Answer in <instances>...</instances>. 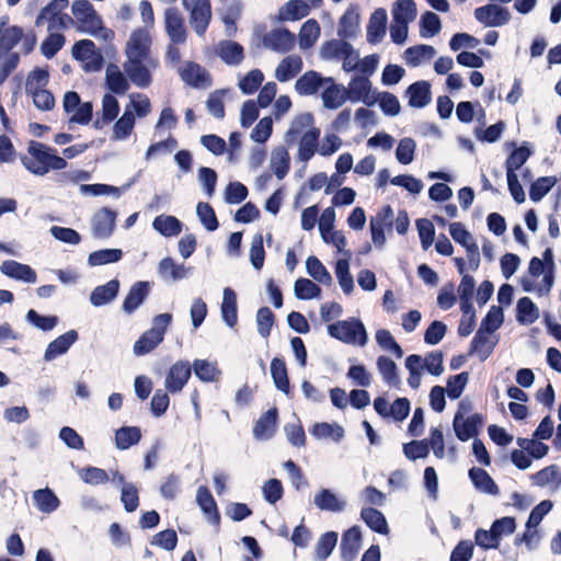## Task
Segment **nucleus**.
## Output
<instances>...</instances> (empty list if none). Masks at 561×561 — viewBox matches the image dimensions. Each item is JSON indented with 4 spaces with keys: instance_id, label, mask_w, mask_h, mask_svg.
<instances>
[{
    "instance_id": "58836bf2",
    "label": "nucleus",
    "mask_w": 561,
    "mask_h": 561,
    "mask_svg": "<svg viewBox=\"0 0 561 561\" xmlns=\"http://www.w3.org/2000/svg\"><path fill=\"white\" fill-rule=\"evenodd\" d=\"M405 94L410 106L424 107L431 102V85L426 81L415 82L407 89Z\"/></svg>"
},
{
    "instance_id": "bf43d9fd",
    "label": "nucleus",
    "mask_w": 561,
    "mask_h": 561,
    "mask_svg": "<svg viewBox=\"0 0 561 561\" xmlns=\"http://www.w3.org/2000/svg\"><path fill=\"white\" fill-rule=\"evenodd\" d=\"M517 321L522 324H531L539 318V309L528 297L517 301Z\"/></svg>"
},
{
    "instance_id": "69168bd1",
    "label": "nucleus",
    "mask_w": 561,
    "mask_h": 561,
    "mask_svg": "<svg viewBox=\"0 0 561 561\" xmlns=\"http://www.w3.org/2000/svg\"><path fill=\"white\" fill-rule=\"evenodd\" d=\"M36 507L44 513L54 512L59 506V500L49 489L37 490L33 494Z\"/></svg>"
},
{
    "instance_id": "f704fd0d",
    "label": "nucleus",
    "mask_w": 561,
    "mask_h": 561,
    "mask_svg": "<svg viewBox=\"0 0 561 561\" xmlns=\"http://www.w3.org/2000/svg\"><path fill=\"white\" fill-rule=\"evenodd\" d=\"M314 505L321 511L342 512L345 508V501L339 497L330 489H320L313 496Z\"/></svg>"
},
{
    "instance_id": "dca6fc26",
    "label": "nucleus",
    "mask_w": 561,
    "mask_h": 561,
    "mask_svg": "<svg viewBox=\"0 0 561 561\" xmlns=\"http://www.w3.org/2000/svg\"><path fill=\"white\" fill-rule=\"evenodd\" d=\"M360 20L359 7L350 5L339 20L337 35L344 39L356 38L360 32Z\"/></svg>"
},
{
    "instance_id": "680f3d73",
    "label": "nucleus",
    "mask_w": 561,
    "mask_h": 561,
    "mask_svg": "<svg viewBox=\"0 0 561 561\" xmlns=\"http://www.w3.org/2000/svg\"><path fill=\"white\" fill-rule=\"evenodd\" d=\"M217 53L229 65H238L243 58V48L236 42L225 41L219 43Z\"/></svg>"
},
{
    "instance_id": "cd10ccee",
    "label": "nucleus",
    "mask_w": 561,
    "mask_h": 561,
    "mask_svg": "<svg viewBox=\"0 0 561 561\" xmlns=\"http://www.w3.org/2000/svg\"><path fill=\"white\" fill-rule=\"evenodd\" d=\"M320 134V130H313L297 138L296 159L298 162L306 164L318 152Z\"/></svg>"
},
{
    "instance_id": "20e7f679",
    "label": "nucleus",
    "mask_w": 561,
    "mask_h": 561,
    "mask_svg": "<svg viewBox=\"0 0 561 561\" xmlns=\"http://www.w3.org/2000/svg\"><path fill=\"white\" fill-rule=\"evenodd\" d=\"M172 321L171 313H161L154 317L152 328L146 331L134 344L137 356L145 355L154 350L163 340L164 333Z\"/></svg>"
},
{
    "instance_id": "338daca9",
    "label": "nucleus",
    "mask_w": 561,
    "mask_h": 561,
    "mask_svg": "<svg viewBox=\"0 0 561 561\" xmlns=\"http://www.w3.org/2000/svg\"><path fill=\"white\" fill-rule=\"evenodd\" d=\"M348 42L343 39H330L321 44L319 47V56L324 61L341 59L342 51Z\"/></svg>"
},
{
    "instance_id": "c756f323",
    "label": "nucleus",
    "mask_w": 561,
    "mask_h": 561,
    "mask_svg": "<svg viewBox=\"0 0 561 561\" xmlns=\"http://www.w3.org/2000/svg\"><path fill=\"white\" fill-rule=\"evenodd\" d=\"M129 79L117 65L110 64L105 70V84L110 93L125 94L130 87Z\"/></svg>"
},
{
    "instance_id": "37998d69",
    "label": "nucleus",
    "mask_w": 561,
    "mask_h": 561,
    "mask_svg": "<svg viewBox=\"0 0 561 561\" xmlns=\"http://www.w3.org/2000/svg\"><path fill=\"white\" fill-rule=\"evenodd\" d=\"M497 340L493 334L479 329L472 341V351L481 360H485L493 352Z\"/></svg>"
},
{
    "instance_id": "052dcab7",
    "label": "nucleus",
    "mask_w": 561,
    "mask_h": 561,
    "mask_svg": "<svg viewBox=\"0 0 561 561\" xmlns=\"http://www.w3.org/2000/svg\"><path fill=\"white\" fill-rule=\"evenodd\" d=\"M360 517L370 529L382 535H387L389 533L387 520L381 512L370 507L363 508Z\"/></svg>"
},
{
    "instance_id": "f257e3e1",
    "label": "nucleus",
    "mask_w": 561,
    "mask_h": 561,
    "mask_svg": "<svg viewBox=\"0 0 561 561\" xmlns=\"http://www.w3.org/2000/svg\"><path fill=\"white\" fill-rule=\"evenodd\" d=\"M21 163L34 175L44 176L51 170H64L67 161L56 154L55 150L42 142L30 141L25 154H22Z\"/></svg>"
},
{
    "instance_id": "4c0bfd02",
    "label": "nucleus",
    "mask_w": 561,
    "mask_h": 561,
    "mask_svg": "<svg viewBox=\"0 0 561 561\" xmlns=\"http://www.w3.org/2000/svg\"><path fill=\"white\" fill-rule=\"evenodd\" d=\"M321 35V27L317 20L309 19L300 27L298 45L301 50L312 48Z\"/></svg>"
},
{
    "instance_id": "6ab92c4d",
    "label": "nucleus",
    "mask_w": 561,
    "mask_h": 561,
    "mask_svg": "<svg viewBox=\"0 0 561 561\" xmlns=\"http://www.w3.org/2000/svg\"><path fill=\"white\" fill-rule=\"evenodd\" d=\"M474 18L485 26H501L510 21L511 14L502 7L488 4L476 9Z\"/></svg>"
},
{
    "instance_id": "a19ab883",
    "label": "nucleus",
    "mask_w": 561,
    "mask_h": 561,
    "mask_svg": "<svg viewBox=\"0 0 561 561\" xmlns=\"http://www.w3.org/2000/svg\"><path fill=\"white\" fill-rule=\"evenodd\" d=\"M150 290V283L149 282H137L135 283L124 302H123V309L125 312L127 313H130L133 312L134 310H136L141 304L142 301L145 300V298L147 297L148 293Z\"/></svg>"
},
{
    "instance_id": "5fc2aeb1",
    "label": "nucleus",
    "mask_w": 561,
    "mask_h": 561,
    "mask_svg": "<svg viewBox=\"0 0 561 561\" xmlns=\"http://www.w3.org/2000/svg\"><path fill=\"white\" fill-rule=\"evenodd\" d=\"M294 295L300 300L318 299L321 295V288L316 280L300 277L294 284Z\"/></svg>"
},
{
    "instance_id": "a878e982",
    "label": "nucleus",
    "mask_w": 561,
    "mask_h": 561,
    "mask_svg": "<svg viewBox=\"0 0 561 561\" xmlns=\"http://www.w3.org/2000/svg\"><path fill=\"white\" fill-rule=\"evenodd\" d=\"M0 271L5 276L24 283L34 284L37 280L36 272L31 266L13 260L2 262Z\"/></svg>"
},
{
    "instance_id": "79ce46f5",
    "label": "nucleus",
    "mask_w": 561,
    "mask_h": 561,
    "mask_svg": "<svg viewBox=\"0 0 561 561\" xmlns=\"http://www.w3.org/2000/svg\"><path fill=\"white\" fill-rule=\"evenodd\" d=\"M119 282L112 279L103 286H98L90 295V301L95 307L111 302L118 294Z\"/></svg>"
},
{
    "instance_id": "7ed1b4c3",
    "label": "nucleus",
    "mask_w": 561,
    "mask_h": 561,
    "mask_svg": "<svg viewBox=\"0 0 561 561\" xmlns=\"http://www.w3.org/2000/svg\"><path fill=\"white\" fill-rule=\"evenodd\" d=\"M328 333L341 342L357 346H365L368 341V335L363 322L355 318L340 320L329 324Z\"/></svg>"
},
{
    "instance_id": "4468645a",
    "label": "nucleus",
    "mask_w": 561,
    "mask_h": 561,
    "mask_svg": "<svg viewBox=\"0 0 561 561\" xmlns=\"http://www.w3.org/2000/svg\"><path fill=\"white\" fill-rule=\"evenodd\" d=\"M449 233L451 238L467 250L468 261L472 268H478L480 264L479 247L472 234L465 228L461 222H453L449 225Z\"/></svg>"
},
{
    "instance_id": "473e14b6",
    "label": "nucleus",
    "mask_w": 561,
    "mask_h": 561,
    "mask_svg": "<svg viewBox=\"0 0 561 561\" xmlns=\"http://www.w3.org/2000/svg\"><path fill=\"white\" fill-rule=\"evenodd\" d=\"M220 312L224 322L228 327L234 328L238 322V304L237 294L230 287H226L222 291Z\"/></svg>"
},
{
    "instance_id": "72a5a7b5",
    "label": "nucleus",
    "mask_w": 561,
    "mask_h": 561,
    "mask_svg": "<svg viewBox=\"0 0 561 561\" xmlns=\"http://www.w3.org/2000/svg\"><path fill=\"white\" fill-rule=\"evenodd\" d=\"M302 69V59L297 55L285 57L275 69V79L279 82H287L294 79Z\"/></svg>"
},
{
    "instance_id": "864d4df0",
    "label": "nucleus",
    "mask_w": 561,
    "mask_h": 561,
    "mask_svg": "<svg viewBox=\"0 0 561 561\" xmlns=\"http://www.w3.org/2000/svg\"><path fill=\"white\" fill-rule=\"evenodd\" d=\"M152 227L164 237L178 236L182 230L181 221L171 215L157 216L152 221Z\"/></svg>"
},
{
    "instance_id": "6e6d98bb",
    "label": "nucleus",
    "mask_w": 561,
    "mask_h": 561,
    "mask_svg": "<svg viewBox=\"0 0 561 561\" xmlns=\"http://www.w3.org/2000/svg\"><path fill=\"white\" fill-rule=\"evenodd\" d=\"M416 4L413 0H396L391 7L393 21L411 23L416 18Z\"/></svg>"
},
{
    "instance_id": "8fccbe9b",
    "label": "nucleus",
    "mask_w": 561,
    "mask_h": 561,
    "mask_svg": "<svg viewBox=\"0 0 561 561\" xmlns=\"http://www.w3.org/2000/svg\"><path fill=\"white\" fill-rule=\"evenodd\" d=\"M307 274L317 283L330 286L332 284V276L322 262L313 255H310L306 260Z\"/></svg>"
},
{
    "instance_id": "2f4dec72",
    "label": "nucleus",
    "mask_w": 561,
    "mask_h": 561,
    "mask_svg": "<svg viewBox=\"0 0 561 561\" xmlns=\"http://www.w3.org/2000/svg\"><path fill=\"white\" fill-rule=\"evenodd\" d=\"M264 43L273 50L286 53L294 47L295 35L286 28H277L265 36Z\"/></svg>"
},
{
    "instance_id": "4be33fe9",
    "label": "nucleus",
    "mask_w": 561,
    "mask_h": 561,
    "mask_svg": "<svg viewBox=\"0 0 561 561\" xmlns=\"http://www.w3.org/2000/svg\"><path fill=\"white\" fill-rule=\"evenodd\" d=\"M393 210L391 207H383L376 217L370 218L371 240L377 248L386 243L385 227L392 224Z\"/></svg>"
},
{
    "instance_id": "13d9d810",
    "label": "nucleus",
    "mask_w": 561,
    "mask_h": 561,
    "mask_svg": "<svg viewBox=\"0 0 561 561\" xmlns=\"http://www.w3.org/2000/svg\"><path fill=\"white\" fill-rule=\"evenodd\" d=\"M141 438V432L136 426H124L115 432V445L125 450L136 445Z\"/></svg>"
},
{
    "instance_id": "f8f14e48",
    "label": "nucleus",
    "mask_w": 561,
    "mask_h": 561,
    "mask_svg": "<svg viewBox=\"0 0 561 561\" xmlns=\"http://www.w3.org/2000/svg\"><path fill=\"white\" fill-rule=\"evenodd\" d=\"M68 7V0H53L36 18V25L47 24L48 32L57 31L65 25V9Z\"/></svg>"
},
{
    "instance_id": "4d7b16f0",
    "label": "nucleus",
    "mask_w": 561,
    "mask_h": 561,
    "mask_svg": "<svg viewBox=\"0 0 561 561\" xmlns=\"http://www.w3.org/2000/svg\"><path fill=\"white\" fill-rule=\"evenodd\" d=\"M49 82V72L45 68H35L33 69L25 82V91L27 95L33 93L46 90V87Z\"/></svg>"
},
{
    "instance_id": "1a4fd4ad",
    "label": "nucleus",
    "mask_w": 561,
    "mask_h": 561,
    "mask_svg": "<svg viewBox=\"0 0 561 561\" xmlns=\"http://www.w3.org/2000/svg\"><path fill=\"white\" fill-rule=\"evenodd\" d=\"M346 88L348 101L352 103H364L373 106L378 101V90L373 88L371 81L365 76L353 77Z\"/></svg>"
},
{
    "instance_id": "bb28decb",
    "label": "nucleus",
    "mask_w": 561,
    "mask_h": 561,
    "mask_svg": "<svg viewBox=\"0 0 561 561\" xmlns=\"http://www.w3.org/2000/svg\"><path fill=\"white\" fill-rule=\"evenodd\" d=\"M325 83L330 84L324 88L321 94L323 106L329 110L342 107L348 101L346 88L343 84L335 83L333 79L332 81H325Z\"/></svg>"
},
{
    "instance_id": "6e6552de",
    "label": "nucleus",
    "mask_w": 561,
    "mask_h": 561,
    "mask_svg": "<svg viewBox=\"0 0 561 561\" xmlns=\"http://www.w3.org/2000/svg\"><path fill=\"white\" fill-rule=\"evenodd\" d=\"M62 107L68 115V122L87 125L92 118V103L81 102L80 96L75 91H68L64 95Z\"/></svg>"
},
{
    "instance_id": "603ef678",
    "label": "nucleus",
    "mask_w": 561,
    "mask_h": 561,
    "mask_svg": "<svg viewBox=\"0 0 561 561\" xmlns=\"http://www.w3.org/2000/svg\"><path fill=\"white\" fill-rule=\"evenodd\" d=\"M531 481L537 486H558L561 483V468L548 466L531 476Z\"/></svg>"
},
{
    "instance_id": "e2e57ef3",
    "label": "nucleus",
    "mask_w": 561,
    "mask_h": 561,
    "mask_svg": "<svg viewBox=\"0 0 561 561\" xmlns=\"http://www.w3.org/2000/svg\"><path fill=\"white\" fill-rule=\"evenodd\" d=\"M352 256H343L336 261L335 274L342 290L350 294L354 288L353 277L350 273V260Z\"/></svg>"
},
{
    "instance_id": "39448f33",
    "label": "nucleus",
    "mask_w": 561,
    "mask_h": 561,
    "mask_svg": "<svg viewBox=\"0 0 561 561\" xmlns=\"http://www.w3.org/2000/svg\"><path fill=\"white\" fill-rule=\"evenodd\" d=\"M152 37L146 28H135L128 36L125 47V59L151 60Z\"/></svg>"
},
{
    "instance_id": "de8ad7c7",
    "label": "nucleus",
    "mask_w": 561,
    "mask_h": 561,
    "mask_svg": "<svg viewBox=\"0 0 561 561\" xmlns=\"http://www.w3.org/2000/svg\"><path fill=\"white\" fill-rule=\"evenodd\" d=\"M277 423L276 410H268L256 422L253 434L257 439H268L274 435Z\"/></svg>"
},
{
    "instance_id": "412c9836",
    "label": "nucleus",
    "mask_w": 561,
    "mask_h": 561,
    "mask_svg": "<svg viewBox=\"0 0 561 561\" xmlns=\"http://www.w3.org/2000/svg\"><path fill=\"white\" fill-rule=\"evenodd\" d=\"M242 10L243 4L240 0L227 1L219 10V19L227 36H233L237 33V22L241 18Z\"/></svg>"
},
{
    "instance_id": "a211bd4d",
    "label": "nucleus",
    "mask_w": 561,
    "mask_h": 561,
    "mask_svg": "<svg viewBox=\"0 0 561 561\" xmlns=\"http://www.w3.org/2000/svg\"><path fill=\"white\" fill-rule=\"evenodd\" d=\"M117 214L110 208H101L91 217V229L95 238H108L115 228Z\"/></svg>"
},
{
    "instance_id": "9d476101",
    "label": "nucleus",
    "mask_w": 561,
    "mask_h": 561,
    "mask_svg": "<svg viewBox=\"0 0 561 561\" xmlns=\"http://www.w3.org/2000/svg\"><path fill=\"white\" fill-rule=\"evenodd\" d=\"M183 7L190 11V24L198 36H203L211 20L209 0H182Z\"/></svg>"
},
{
    "instance_id": "5701e85b",
    "label": "nucleus",
    "mask_w": 561,
    "mask_h": 561,
    "mask_svg": "<svg viewBox=\"0 0 561 561\" xmlns=\"http://www.w3.org/2000/svg\"><path fill=\"white\" fill-rule=\"evenodd\" d=\"M152 104L150 99L140 92H133L128 94V101L124 105V113L129 114L133 119H144L150 115Z\"/></svg>"
},
{
    "instance_id": "b1692460",
    "label": "nucleus",
    "mask_w": 561,
    "mask_h": 561,
    "mask_svg": "<svg viewBox=\"0 0 561 561\" xmlns=\"http://www.w3.org/2000/svg\"><path fill=\"white\" fill-rule=\"evenodd\" d=\"M164 28L173 44H183L186 41V28L181 14L175 9L164 12Z\"/></svg>"
},
{
    "instance_id": "7c9ffc66",
    "label": "nucleus",
    "mask_w": 561,
    "mask_h": 561,
    "mask_svg": "<svg viewBox=\"0 0 561 561\" xmlns=\"http://www.w3.org/2000/svg\"><path fill=\"white\" fill-rule=\"evenodd\" d=\"M310 434L318 440L340 443L345 436V431L339 423L319 422L312 425Z\"/></svg>"
},
{
    "instance_id": "ea45409f",
    "label": "nucleus",
    "mask_w": 561,
    "mask_h": 561,
    "mask_svg": "<svg viewBox=\"0 0 561 561\" xmlns=\"http://www.w3.org/2000/svg\"><path fill=\"white\" fill-rule=\"evenodd\" d=\"M77 339L78 333L71 330L50 342L44 354L45 360L50 362L57 356L65 354Z\"/></svg>"
},
{
    "instance_id": "c03bdc74",
    "label": "nucleus",
    "mask_w": 561,
    "mask_h": 561,
    "mask_svg": "<svg viewBox=\"0 0 561 561\" xmlns=\"http://www.w3.org/2000/svg\"><path fill=\"white\" fill-rule=\"evenodd\" d=\"M436 54V50L431 45H416L408 48L404 51V60L411 67H417L424 62L430 61Z\"/></svg>"
},
{
    "instance_id": "a18cd8bd",
    "label": "nucleus",
    "mask_w": 561,
    "mask_h": 561,
    "mask_svg": "<svg viewBox=\"0 0 561 561\" xmlns=\"http://www.w3.org/2000/svg\"><path fill=\"white\" fill-rule=\"evenodd\" d=\"M469 477L474 486L482 493L497 495L500 490L491 476L483 469L472 468L469 470Z\"/></svg>"
},
{
    "instance_id": "0e129e2a",
    "label": "nucleus",
    "mask_w": 561,
    "mask_h": 561,
    "mask_svg": "<svg viewBox=\"0 0 561 561\" xmlns=\"http://www.w3.org/2000/svg\"><path fill=\"white\" fill-rule=\"evenodd\" d=\"M196 501L199 505V507L202 508V511L206 514L208 520L210 523H218V514H217V507H216V503L210 494V492L204 488V486H201L198 488L197 490V494H196Z\"/></svg>"
},
{
    "instance_id": "774afa93",
    "label": "nucleus",
    "mask_w": 561,
    "mask_h": 561,
    "mask_svg": "<svg viewBox=\"0 0 561 561\" xmlns=\"http://www.w3.org/2000/svg\"><path fill=\"white\" fill-rule=\"evenodd\" d=\"M442 28L440 19L437 14L426 11L420 20V35L423 38L433 37L439 33Z\"/></svg>"
},
{
    "instance_id": "2eb2a0df",
    "label": "nucleus",
    "mask_w": 561,
    "mask_h": 561,
    "mask_svg": "<svg viewBox=\"0 0 561 561\" xmlns=\"http://www.w3.org/2000/svg\"><path fill=\"white\" fill-rule=\"evenodd\" d=\"M313 130H320L314 124V116L310 112H302L295 115L289 122L288 128L284 134V140L286 144L291 145L296 142L298 137Z\"/></svg>"
},
{
    "instance_id": "e433bc0d",
    "label": "nucleus",
    "mask_w": 561,
    "mask_h": 561,
    "mask_svg": "<svg viewBox=\"0 0 561 561\" xmlns=\"http://www.w3.org/2000/svg\"><path fill=\"white\" fill-rule=\"evenodd\" d=\"M325 81H332V78H323L320 73L312 70L307 71L296 81L295 90L300 95H311L316 93Z\"/></svg>"
},
{
    "instance_id": "423d86ee",
    "label": "nucleus",
    "mask_w": 561,
    "mask_h": 561,
    "mask_svg": "<svg viewBox=\"0 0 561 561\" xmlns=\"http://www.w3.org/2000/svg\"><path fill=\"white\" fill-rule=\"evenodd\" d=\"M481 424V417L478 414H470V405L467 402H460L454 416V432L462 442H466L478 433V426Z\"/></svg>"
},
{
    "instance_id": "3c124183",
    "label": "nucleus",
    "mask_w": 561,
    "mask_h": 561,
    "mask_svg": "<svg viewBox=\"0 0 561 561\" xmlns=\"http://www.w3.org/2000/svg\"><path fill=\"white\" fill-rule=\"evenodd\" d=\"M192 367L196 377L204 382H215L221 375V371L217 366V362L195 359Z\"/></svg>"
},
{
    "instance_id": "393cba45",
    "label": "nucleus",
    "mask_w": 561,
    "mask_h": 561,
    "mask_svg": "<svg viewBox=\"0 0 561 561\" xmlns=\"http://www.w3.org/2000/svg\"><path fill=\"white\" fill-rule=\"evenodd\" d=\"M554 275L550 272L546 273L545 276H523L519 280L524 291L531 293L538 297H546L550 294L553 286Z\"/></svg>"
},
{
    "instance_id": "c85d7f7f",
    "label": "nucleus",
    "mask_w": 561,
    "mask_h": 561,
    "mask_svg": "<svg viewBox=\"0 0 561 561\" xmlns=\"http://www.w3.org/2000/svg\"><path fill=\"white\" fill-rule=\"evenodd\" d=\"M268 167L277 180H284L290 170L289 151L284 146L273 148L270 154Z\"/></svg>"
},
{
    "instance_id": "ddd939ff",
    "label": "nucleus",
    "mask_w": 561,
    "mask_h": 561,
    "mask_svg": "<svg viewBox=\"0 0 561 561\" xmlns=\"http://www.w3.org/2000/svg\"><path fill=\"white\" fill-rule=\"evenodd\" d=\"M321 4L322 0H288L277 10L276 20L278 22L298 21L309 14L311 5L319 8Z\"/></svg>"
},
{
    "instance_id": "0eeeda50",
    "label": "nucleus",
    "mask_w": 561,
    "mask_h": 561,
    "mask_svg": "<svg viewBox=\"0 0 561 561\" xmlns=\"http://www.w3.org/2000/svg\"><path fill=\"white\" fill-rule=\"evenodd\" d=\"M158 67L156 59H125L123 70L129 81L137 88H148L152 82L151 72Z\"/></svg>"
},
{
    "instance_id": "c9c22d12",
    "label": "nucleus",
    "mask_w": 561,
    "mask_h": 561,
    "mask_svg": "<svg viewBox=\"0 0 561 561\" xmlns=\"http://www.w3.org/2000/svg\"><path fill=\"white\" fill-rule=\"evenodd\" d=\"M360 530L357 526L351 527L343 534L341 550L344 561H353L360 549Z\"/></svg>"
},
{
    "instance_id": "aec40b11",
    "label": "nucleus",
    "mask_w": 561,
    "mask_h": 561,
    "mask_svg": "<svg viewBox=\"0 0 561 561\" xmlns=\"http://www.w3.org/2000/svg\"><path fill=\"white\" fill-rule=\"evenodd\" d=\"M388 14L383 8L376 9L369 16L366 27V38L369 44H379L387 30Z\"/></svg>"
},
{
    "instance_id": "49530a36",
    "label": "nucleus",
    "mask_w": 561,
    "mask_h": 561,
    "mask_svg": "<svg viewBox=\"0 0 561 561\" xmlns=\"http://www.w3.org/2000/svg\"><path fill=\"white\" fill-rule=\"evenodd\" d=\"M135 126L136 122L133 117L123 112L112 126L111 139L118 142L126 141L133 135Z\"/></svg>"
},
{
    "instance_id": "09e8293b",
    "label": "nucleus",
    "mask_w": 561,
    "mask_h": 561,
    "mask_svg": "<svg viewBox=\"0 0 561 561\" xmlns=\"http://www.w3.org/2000/svg\"><path fill=\"white\" fill-rule=\"evenodd\" d=\"M180 76L183 81L194 87L208 84V76L206 71L199 65L194 62H186L180 69Z\"/></svg>"
},
{
    "instance_id": "f3484780",
    "label": "nucleus",
    "mask_w": 561,
    "mask_h": 561,
    "mask_svg": "<svg viewBox=\"0 0 561 561\" xmlns=\"http://www.w3.org/2000/svg\"><path fill=\"white\" fill-rule=\"evenodd\" d=\"M192 374V366L186 360H178L174 363L167 373L164 387L168 391L175 393L180 392Z\"/></svg>"
},
{
    "instance_id": "f03ea898",
    "label": "nucleus",
    "mask_w": 561,
    "mask_h": 561,
    "mask_svg": "<svg viewBox=\"0 0 561 561\" xmlns=\"http://www.w3.org/2000/svg\"><path fill=\"white\" fill-rule=\"evenodd\" d=\"M71 13L80 32L104 42L113 41L114 32L104 25L102 16L89 0H75L71 4Z\"/></svg>"
},
{
    "instance_id": "9b49d317",
    "label": "nucleus",
    "mask_w": 561,
    "mask_h": 561,
    "mask_svg": "<svg viewBox=\"0 0 561 561\" xmlns=\"http://www.w3.org/2000/svg\"><path fill=\"white\" fill-rule=\"evenodd\" d=\"M72 56L81 62L82 68L88 71H99L103 65V56L90 39L78 41L72 46Z\"/></svg>"
}]
</instances>
